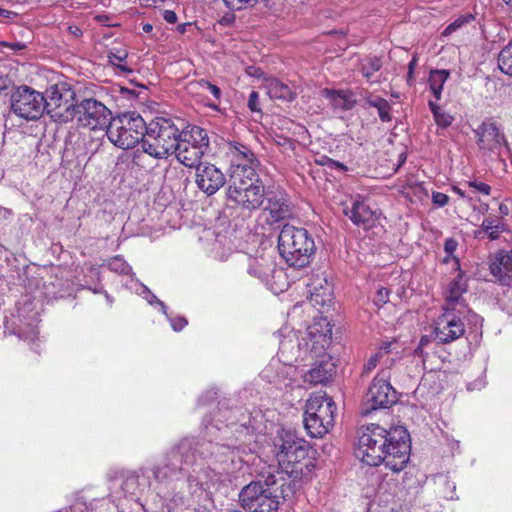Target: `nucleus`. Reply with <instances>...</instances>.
I'll list each match as a JSON object with an SVG mask.
<instances>
[{"mask_svg":"<svg viewBox=\"0 0 512 512\" xmlns=\"http://www.w3.org/2000/svg\"><path fill=\"white\" fill-rule=\"evenodd\" d=\"M410 450V437L405 427L386 430L378 424H370L359 429L354 454L368 466L384 463L393 472H400L409 461Z\"/></svg>","mask_w":512,"mask_h":512,"instance_id":"1","label":"nucleus"},{"mask_svg":"<svg viewBox=\"0 0 512 512\" xmlns=\"http://www.w3.org/2000/svg\"><path fill=\"white\" fill-rule=\"evenodd\" d=\"M289 493H293L291 484L287 487L279 485L277 477L268 474L244 486L239 493V500L247 512H278L279 499L289 497Z\"/></svg>","mask_w":512,"mask_h":512,"instance_id":"2","label":"nucleus"},{"mask_svg":"<svg viewBox=\"0 0 512 512\" xmlns=\"http://www.w3.org/2000/svg\"><path fill=\"white\" fill-rule=\"evenodd\" d=\"M178 121L170 117H155L148 123L142 142L144 153L155 159H165L177 149L181 137Z\"/></svg>","mask_w":512,"mask_h":512,"instance_id":"3","label":"nucleus"},{"mask_svg":"<svg viewBox=\"0 0 512 512\" xmlns=\"http://www.w3.org/2000/svg\"><path fill=\"white\" fill-rule=\"evenodd\" d=\"M278 250L289 266L303 268L310 263L316 247L306 229L285 224L278 236Z\"/></svg>","mask_w":512,"mask_h":512,"instance_id":"4","label":"nucleus"},{"mask_svg":"<svg viewBox=\"0 0 512 512\" xmlns=\"http://www.w3.org/2000/svg\"><path fill=\"white\" fill-rule=\"evenodd\" d=\"M148 123L135 112H125L110 121L106 130L108 139L121 149H131L137 144L142 146L146 138Z\"/></svg>","mask_w":512,"mask_h":512,"instance_id":"5","label":"nucleus"},{"mask_svg":"<svg viewBox=\"0 0 512 512\" xmlns=\"http://www.w3.org/2000/svg\"><path fill=\"white\" fill-rule=\"evenodd\" d=\"M336 404L326 394L312 395L306 403L304 426L311 437H323L334 426Z\"/></svg>","mask_w":512,"mask_h":512,"instance_id":"6","label":"nucleus"},{"mask_svg":"<svg viewBox=\"0 0 512 512\" xmlns=\"http://www.w3.org/2000/svg\"><path fill=\"white\" fill-rule=\"evenodd\" d=\"M309 445L291 432H285L281 438V444L276 454L279 466L286 474L293 478L303 476L308 463H303L308 458Z\"/></svg>","mask_w":512,"mask_h":512,"instance_id":"7","label":"nucleus"},{"mask_svg":"<svg viewBox=\"0 0 512 512\" xmlns=\"http://www.w3.org/2000/svg\"><path fill=\"white\" fill-rule=\"evenodd\" d=\"M195 443V449L190 453H194L196 459L206 461L208 464L207 468L216 469V471L227 472L230 464H233L235 457L241 450V445L234 442L218 443L212 440H195L191 438Z\"/></svg>","mask_w":512,"mask_h":512,"instance_id":"8","label":"nucleus"},{"mask_svg":"<svg viewBox=\"0 0 512 512\" xmlns=\"http://www.w3.org/2000/svg\"><path fill=\"white\" fill-rule=\"evenodd\" d=\"M195 449V443L190 438L182 439L155 465L152 474L157 482H164L185 470V466L195 465L196 457L190 453Z\"/></svg>","mask_w":512,"mask_h":512,"instance_id":"9","label":"nucleus"},{"mask_svg":"<svg viewBox=\"0 0 512 512\" xmlns=\"http://www.w3.org/2000/svg\"><path fill=\"white\" fill-rule=\"evenodd\" d=\"M45 111L55 122L67 123L74 120L75 92L67 83L52 85L46 91Z\"/></svg>","mask_w":512,"mask_h":512,"instance_id":"10","label":"nucleus"},{"mask_svg":"<svg viewBox=\"0 0 512 512\" xmlns=\"http://www.w3.org/2000/svg\"><path fill=\"white\" fill-rule=\"evenodd\" d=\"M390 370L382 369L373 379L365 396L364 413L391 407L397 402V393L389 382Z\"/></svg>","mask_w":512,"mask_h":512,"instance_id":"11","label":"nucleus"},{"mask_svg":"<svg viewBox=\"0 0 512 512\" xmlns=\"http://www.w3.org/2000/svg\"><path fill=\"white\" fill-rule=\"evenodd\" d=\"M73 114L80 126L91 130H107L112 120V112L102 102L94 98H86L77 102Z\"/></svg>","mask_w":512,"mask_h":512,"instance_id":"12","label":"nucleus"},{"mask_svg":"<svg viewBox=\"0 0 512 512\" xmlns=\"http://www.w3.org/2000/svg\"><path fill=\"white\" fill-rule=\"evenodd\" d=\"M266 190L263 183L227 189L226 199L229 207L239 209L243 216H251L265 202Z\"/></svg>","mask_w":512,"mask_h":512,"instance_id":"13","label":"nucleus"},{"mask_svg":"<svg viewBox=\"0 0 512 512\" xmlns=\"http://www.w3.org/2000/svg\"><path fill=\"white\" fill-rule=\"evenodd\" d=\"M11 110L26 120L39 119L45 111V96L28 87H18L11 95Z\"/></svg>","mask_w":512,"mask_h":512,"instance_id":"14","label":"nucleus"},{"mask_svg":"<svg viewBox=\"0 0 512 512\" xmlns=\"http://www.w3.org/2000/svg\"><path fill=\"white\" fill-rule=\"evenodd\" d=\"M182 473L186 474V487L188 495H194L195 493L204 489L210 488V485L214 486L221 480L222 472L216 471V469L205 468L203 463H198L196 460L195 465L185 466V470Z\"/></svg>","mask_w":512,"mask_h":512,"instance_id":"15","label":"nucleus"},{"mask_svg":"<svg viewBox=\"0 0 512 512\" xmlns=\"http://www.w3.org/2000/svg\"><path fill=\"white\" fill-rule=\"evenodd\" d=\"M435 322V338L440 343H450L464 335L465 327L462 321L466 315H460L456 310H447Z\"/></svg>","mask_w":512,"mask_h":512,"instance_id":"16","label":"nucleus"},{"mask_svg":"<svg viewBox=\"0 0 512 512\" xmlns=\"http://www.w3.org/2000/svg\"><path fill=\"white\" fill-rule=\"evenodd\" d=\"M265 210L268 211L272 222H279L290 218L293 214L291 201L283 190H266Z\"/></svg>","mask_w":512,"mask_h":512,"instance_id":"17","label":"nucleus"},{"mask_svg":"<svg viewBox=\"0 0 512 512\" xmlns=\"http://www.w3.org/2000/svg\"><path fill=\"white\" fill-rule=\"evenodd\" d=\"M480 149L499 154L506 145L504 134L494 122L484 121L474 130Z\"/></svg>","mask_w":512,"mask_h":512,"instance_id":"18","label":"nucleus"},{"mask_svg":"<svg viewBox=\"0 0 512 512\" xmlns=\"http://www.w3.org/2000/svg\"><path fill=\"white\" fill-rule=\"evenodd\" d=\"M197 187L207 195L215 194L224 186L226 178L215 165L203 163L196 168Z\"/></svg>","mask_w":512,"mask_h":512,"instance_id":"19","label":"nucleus"},{"mask_svg":"<svg viewBox=\"0 0 512 512\" xmlns=\"http://www.w3.org/2000/svg\"><path fill=\"white\" fill-rule=\"evenodd\" d=\"M466 291L467 283L464 279V273L460 271L457 277L451 281L448 286L445 305L443 308H446L447 310H456L460 315L471 313V310L468 308V305L463 298V293Z\"/></svg>","mask_w":512,"mask_h":512,"instance_id":"20","label":"nucleus"},{"mask_svg":"<svg viewBox=\"0 0 512 512\" xmlns=\"http://www.w3.org/2000/svg\"><path fill=\"white\" fill-rule=\"evenodd\" d=\"M343 213L349 217L353 224L364 229L372 228L378 217L375 211L360 198L351 200V205L343 204Z\"/></svg>","mask_w":512,"mask_h":512,"instance_id":"21","label":"nucleus"},{"mask_svg":"<svg viewBox=\"0 0 512 512\" xmlns=\"http://www.w3.org/2000/svg\"><path fill=\"white\" fill-rule=\"evenodd\" d=\"M489 270L497 282L502 285L512 283V250L499 251L489 259Z\"/></svg>","mask_w":512,"mask_h":512,"instance_id":"22","label":"nucleus"},{"mask_svg":"<svg viewBox=\"0 0 512 512\" xmlns=\"http://www.w3.org/2000/svg\"><path fill=\"white\" fill-rule=\"evenodd\" d=\"M260 165L231 164L229 169V185L227 189H237L238 187L262 183L257 173Z\"/></svg>","mask_w":512,"mask_h":512,"instance_id":"23","label":"nucleus"},{"mask_svg":"<svg viewBox=\"0 0 512 512\" xmlns=\"http://www.w3.org/2000/svg\"><path fill=\"white\" fill-rule=\"evenodd\" d=\"M336 374V366L330 357L316 362L303 376L305 383L311 385H326Z\"/></svg>","mask_w":512,"mask_h":512,"instance_id":"24","label":"nucleus"},{"mask_svg":"<svg viewBox=\"0 0 512 512\" xmlns=\"http://www.w3.org/2000/svg\"><path fill=\"white\" fill-rule=\"evenodd\" d=\"M310 302L314 307H330L333 302V287L325 278L317 277L308 284Z\"/></svg>","mask_w":512,"mask_h":512,"instance_id":"25","label":"nucleus"},{"mask_svg":"<svg viewBox=\"0 0 512 512\" xmlns=\"http://www.w3.org/2000/svg\"><path fill=\"white\" fill-rule=\"evenodd\" d=\"M247 271L249 275L268 283L276 272V263L271 256L260 255L248 259Z\"/></svg>","mask_w":512,"mask_h":512,"instance_id":"26","label":"nucleus"},{"mask_svg":"<svg viewBox=\"0 0 512 512\" xmlns=\"http://www.w3.org/2000/svg\"><path fill=\"white\" fill-rule=\"evenodd\" d=\"M207 150L208 148L202 147L201 144L199 146H189L179 142V144H177V149L173 151V154H175L176 159L184 166L188 168H197L203 164L201 159Z\"/></svg>","mask_w":512,"mask_h":512,"instance_id":"27","label":"nucleus"},{"mask_svg":"<svg viewBox=\"0 0 512 512\" xmlns=\"http://www.w3.org/2000/svg\"><path fill=\"white\" fill-rule=\"evenodd\" d=\"M228 154L231 156V164L261 165L255 153L240 142H229Z\"/></svg>","mask_w":512,"mask_h":512,"instance_id":"28","label":"nucleus"},{"mask_svg":"<svg viewBox=\"0 0 512 512\" xmlns=\"http://www.w3.org/2000/svg\"><path fill=\"white\" fill-rule=\"evenodd\" d=\"M181 137L179 142L189 146H199L201 144L204 148H209V137L205 129L199 126L181 127Z\"/></svg>","mask_w":512,"mask_h":512,"instance_id":"29","label":"nucleus"},{"mask_svg":"<svg viewBox=\"0 0 512 512\" xmlns=\"http://www.w3.org/2000/svg\"><path fill=\"white\" fill-rule=\"evenodd\" d=\"M265 89L271 99L293 101L296 97V94L287 84L276 78L267 79Z\"/></svg>","mask_w":512,"mask_h":512,"instance_id":"30","label":"nucleus"},{"mask_svg":"<svg viewBox=\"0 0 512 512\" xmlns=\"http://www.w3.org/2000/svg\"><path fill=\"white\" fill-rule=\"evenodd\" d=\"M503 231L504 226L499 220L486 218L483 220L480 228L474 232V236L480 240L485 238L497 240Z\"/></svg>","mask_w":512,"mask_h":512,"instance_id":"31","label":"nucleus"},{"mask_svg":"<svg viewBox=\"0 0 512 512\" xmlns=\"http://www.w3.org/2000/svg\"><path fill=\"white\" fill-rule=\"evenodd\" d=\"M365 105L368 107H373L377 109L379 118L382 122H389L392 119L391 116V105L390 103L380 97L375 96L367 92V95L364 97Z\"/></svg>","mask_w":512,"mask_h":512,"instance_id":"32","label":"nucleus"},{"mask_svg":"<svg viewBox=\"0 0 512 512\" xmlns=\"http://www.w3.org/2000/svg\"><path fill=\"white\" fill-rule=\"evenodd\" d=\"M449 78L447 70H432L429 75V86L436 100L441 99L443 86Z\"/></svg>","mask_w":512,"mask_h":512,"instance_id":"33","label":"nucleus"},{"mask_svg":"<svg viewBox=\"0 0 512 512\" xmlns=\"http://www.w3.org/2000/svg\"><path fill=\"white\" fill-rule=\"evenodd\" d=\"M128 58V51L123 46L112 47L108 51L109 62L123 73H132L133 70L122 64Z\"/></svg>","mask_w":512,"mask_h":512,"instance_id":"34","label":"nucleus"},{"mask_svg":"<svg viewBox=\"0 0 512 512\" xmlns=\"http://www.w3.org/2000/svg\"><path fill=\"white\" fill-rule=\"evenodd\" d=\"M382 67V60L380 57L372 56L366 57L360 62V72L362 75L369 79L373 76V74L379 71Z\"/></svg>","mask_w":512,"mask_h":512,"instance_id":"35","label":"nucleus"},{"mask_svg":"<svg viewBox=\"0 0 512 512\" xmlns=\"http://www.w3.org/2000/svg\"><path fill=\"white\" fill-rule=\"evenodd\" d=\"M429 108L438 127L445 129L452 124L454 118L450 114L443 111L441 107L436 103L429 101Z\"/></svg>","mask_w":512,"mask_h":512,"instance_id":"36","label":"nucleus"},{"mask_svg":"<svg viewBox=\"0 0 512 512\" xmlns=\"http://www.w3.org/2000/svg\"><path fill=\"white\" fill-rule=\"evenodd\" d=\"M498 67L506 75H512V43L506 45L498 56Z\"/></svg>","mask_w":512,"mask_h":512,"instance_id":"37","label":"nucleus"},{"mask_svg":"<svg viewBox=\"0 0 512 512\" xmlns=\"http://www.w3.org/2000/svg\"><path fill=\"white\" fill-rule=\"evenodd\" d=\"M142 484L139 481V475L136 472H129L122 484L123 490L130 494H137L141 490Z\"/></svg>","mask_w":512,"mask_h":512,"instance_id":"38","label":"nucleus"},{"mask_svg":"<svg viewBox=\"0 0 512 512\" xmlns=\"http://www.w3.org/2000/svg\"><path fill=\"white\" fill-rule=\"evenodd\" d=\"M327 96L330 97L332 104L344 110H348L352 108V103L347 98L346 94L342 91H328Z\"/></svg>","mask_w":512,"mask_h":512,"instance_id":"39","label":"nucleus"},{"mask_svg":"<svg viewBox=\"0 0 512 512\" xmlns=\"http://www.w3.org/2000/svg\"><path fill=\"white\" fill-rule=\"evenodd\" d=\"M108 267L113 272L125 275L130 274L132 271V268L121 256H115L110 259L108 262Z\"/></svg>","mask_w":512,"mask_h":512,"instance_id":"40","label":"nucleus"},{"mask_svg":"<svg viewBox=\"0 0 512 512\" xmlns=\"http://www.w3.org/2000/svg\"><path fill=\"white\" fill-rule=\"evenodd\" d=\"M259 0H223L225 6L231 11H239L253 7Z\"/></svg>","mask_w":512,"mask_h":512,"instance_id":"41","label":"nucleus"},{"mask_svg":"<svg viewBox=\"0 0 512 512\" xmlns=\"http://www.w3.org/2000/svg\"><path fill=\"white\" fill-rule=\"evenodd\" d=\"M384 359V352L377 351L372 355L364 365V373L371 372Z\"/></svg>","mask_w":512,"mask_h":512,"instance_id":"42","label":"nucleus"},{"mask_svg":"<svg viewBox=\"0 0 512 512\" xmlns=\"http://www.w3.org/2000/svg\"><path fill=\"white\" fill-rule=\"evenodd\" d=\"M198 85L200 86V88L202 90L209 91L213 95L215 100H217V101L220 100L222 93H221V90H220V88L218 86H216V85H214V84H212L209 81L204 80V79L200 80L198 82Z\"/></svg>","mask_w":512,"mask_h":512,"instance_id":"43","label":"nucleus"},{"mask_svg":"<svg viewBox=\"0 0 512 512\" xmlns=\"http://www.w3.org/2000/svg\"><path fill=\"white\" fill-rule=\"evenodd\" d=\"M390 291L387 288L381 287L377 290L374 302L378 306H382L389 301Z\"/></svg>","mask_w":512,"mask_h":512,"instance_id":"44","label":"nucleus"},{"mask_svg":"<svg viewBox=\"0 0 512 512\" xmlns=\"http://www.w3.org/2000/svg\"><path fill=\"white\" fill-rule=\"evenodd\" d=\"M468 184H469V187L475 189L477 192H479L481 194L489 195L491 192V187L484 182L474 180V181H470Z\"/></svg>","mask_w":512,"mask_h":512,"instance_id":"45","label":"nucleus"},{"mask_svg":"<svg viewBox=\"0 0 512 512\" xmlns=\"http://www.w3.org/2000/svg\"><path fill=\"white\" fill-rule=\"evenodd\" d=\"M248 108L252 112H261V108L259 105V94L256 91H252L248 98Z\"/></svg>","mask_w":512,"mask_h":512,"instance_id":"46","label":"nucleus"},{"mask_svg":"<svg viewBox=\"0 0 512 512\" xmlns=\"http://www.w3.org/2000/svg\"><path fill=\"white\" fill-rule=\"evenodd\" d=\"M143 290H144V292H146V293H147V296H146L147 301H148L150 304L157 303V304L160 306L161 311H162L165 315H167V311H166V310H167V307H166V305L164 304V302H162V301H161V300H159V299H158L154 294H152V293L150 292V290H149L146 286H143Z\"/></svg>","mask_w":512,"mask_h":512,"instance_id":"47","label":"nucleus"},{"mask_svg":"<svg viewBox=\"0 0 512 512\" xmlns=\"http://www.w3.org/2000/svg\"><path fill=\"white\" fill-rule=\"evenodd\" d=\"M432 202L437 207H444L449 202V197L441 192H433Z\"/></svg>","mask_w":512,"mask_h":512,"instance_id":"48","label":"nucleus"},{"mask_svg":"<svg viewBox=\"0 0 512 512\" xmlns=\"http://www.w3.org/2000/svg\"><path fill=\"white\" fill-rule=\"evenodd\" d=\"M458 246V242L454 238H447L444 243V251L449 256H453Z\"/></svg>","mask_w":512,"mask_h":512,"instance_id":"49","label":"nucleus"},{"mask_svg":"<svg viewBox=\"0 0 512 512\" xmlns=\"http://www.w3.org/2000/svg\"><path fill=\"white\" fill-rule=\"evenodd\" d=\"M169 320L174 331H181L188 324L184 317L169 318Z\"/></svg>","mask_w":512,"mask_h":512,"instance_id":"50","label":"nucleus"},{"mask_svg":"<svg viewBox=\"0 0 512 512\" xmlns=\"http://www.w3.org/2000/svg\"><path fill=\"white\" fill-rule=\"evenodd\" d=\"M391 345L392 343L391 342H385L381 345V347L379 348L378 351H383L384 352V358H385V361L384 363L388 366L391 365L393 363V359L392 358H389L388 357V354L390 353V348H391Z\"/></svg>","mask_w":512,"mask_h":512,"instance_id":"51","label":"nucleus"},{"mask_svg":"<svg viewBox=\"0 0 512 512\" xmlns=\"http://www.w3.org/2000/svg\"><path fill=\"white\" fill-rule=\"evenodd\" d=\"M326 327H328L319 337H322V346L324 347L326 344L330 343L332 337V329L329 327L330 324L327 322V319H323Z\"/></svg>","mask_w":512,"mask_h":512,"instance_id":"52","label":"nucleus"},{"mask_svg":"<svg viewBox=\"0 0 512 512\" xmlns=\"http://www.w3.org/2000/svg\"><path fill=\"white\" fill-rule=\"evenodd\" d=\"M485 384L486 383H485L484 378L480 377V378L476 379L475 381L468 383L467 384V389L469 391L481 390L482 388L485 387Z\"/></svg>","mask_w":512,"mask_h":512,"instance_id":"53","label":"nucleus"},{"mask_svg":"<svg viewBox=\"0 0 512 512\" xmlns=\"http://www.w3.org/2000/svg\"><path fill=\"white\" fill-rule=\"evenodd\" d=\"M163 18L166 22L174 24L177 22V15L173 10H165L163 11Z\"/></svg>","mask_w":512,"mask_h":512,"instance_id":"54","label":"nucleus"},{"mask_svg":"<svg viewBox=\"0 0 512 512\" xmlns=\"http://www.w3.org/2000/svg\"><path fill=\"white\" fill-rule=\"evenodd\" d=\"M417 65V58L413 57L412 60L408 64V74H407V80L408 82L413 79L414 69Z\"/></svg>","mask_w":512,"mask_h":512,"instance_id":"55","label":"nucleus"},{"mask_svg":"<svg viewBox=\"0 0 512 512\" xmlns=\"http://www.w3.org/2000/svg\"><path fill=\"white\" fill-rule=\"evenodd\" d=\"M234 21L235 15L233 13H227L221 18L220 23L228 26L231 25Z\"/></svg>","mask_w":512,"mask_h":512,"instance_id":"56","label":"nucleus"},{"mask_svg":"<svg viewBox=\"0 0 512 512\" xmlns=\"http://www.w3.org/2000/svg\"><path fill=\"white\" fill-rule=\"evenodd\" d=\"M462 22L460 20H456L453 23H451L449 26H447L444 30V34L448 35L455 31L458 27H460Z\"/></svg>","mask_w":512,"mask_h":512,"instance_id":"57","label":"nucleus"},{"mask_svg":"<svg viewBox=\"0 0 512 512\" xmlns=\"http://www.w3.org/2000/svg\"><path fill=\"white\" fill-rule=\"evenodd\" d=\"M450 260L454 261V265L456 266V270L458 271V273L460 271H462L461 268H460V263H459V260H458L457 257H455L454 255L453 256H449L448 254H446V256L443 258V262L444 263H448Z\"/></svg>","mask_w":512,"mask_h":512,"instance_id":"58","label":"nucleus"},{"mask_svg":"<svg viewBox=\"0 0 512 512\" xmlns=\"http://www.w3.org/2000/svg\"><path fill=\"white\" fill-rule=\"evenodd\" d=\"M5 47H9L12 50L20 51L26 48V45L20 42L8 43V45H4Z\"/></svg>","mask_w":512,"mask_h":512,"instance_id":"59","label":"nucleus"},{"mask_svg":"<svg viewBox=\"0 0 512 512\" xmlns=\"http://www.w3.org/2000/svg\"><path fill=\"white\" fill-rule=\"evenodd\" d=\"M445 484L447 485V487H448L449 489H451L450 493H449V494H446V495H445V497H446L447 499H451V500H452V499H455V495H454V494H455V493H454V492H455V488H456L455 484H454V483H450V481H448V480L445 482Z\"/></svg>","mask_w":512,"mask_h":512,"instance_id":"60","label":"nucleus"},{"mask_svg":"<svg viewBox=\"0 0 512 512\" xmlns=\"http://www.w3.org/2000/svg\"><path fill=\"white\" fill-rule=\"evenodd\" d=\"M0 16L4 17V18H11V17L17 16V13L10 11V10L0 8Z\"/></svg>","mask_w":512,"mask_h":512,"instance_id":"61","label":"nucleus"},{"mask_svg":"<svg viewBox=\"0 0 512 512\" xmlns=\"http://www.w3.org/2000/svg\"><path fill=\"white\" fill-rule=\"evenodd\" d=\"M318 163L323 166L330 167V164H334V160L327 156H322L321 160H319Z\"/></svg>","mask_w":512,"mask_h":512,"instance_id":"62","label":"nucleus"},{"mask_svg":"<svg viewBox=\"0 0 512 512\" xmlns=\"http://www.w3.org/2000/svg\"><path fill=\"white\" fill-rule=\"evenodd\" d=\"M331 169H340V170H343V171H346L347 170V167L343 164V163H340L336 160H334V164H330V167Z\"/></svg>","mask_w":512,"mask_h":512,"instance_id":"63","label":"nucleus"},{"mask_svg":"<svg viewBox=\"0 0 512 512\" xmlns=\"http://www.w3.org/2000/svg\"><path fill=\"white\" fill-rule=\"evenodd\" d=\"M453 191H455L460 197H462V198L465 197V192L462 189L454 186Z\"/></svg>","mask_w":512,"mask_h":512,"instance_id":"64","label":"nucleus"}]
</instances>
